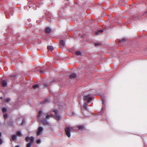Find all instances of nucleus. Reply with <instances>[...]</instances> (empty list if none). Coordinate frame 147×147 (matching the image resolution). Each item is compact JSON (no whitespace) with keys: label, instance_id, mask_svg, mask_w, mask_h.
<instances>
[{"label":"nucleus","instance_id":"obj_1","mask_svg":"<svg viewBox=\"0 0 147 147\" xmlns=\"http://www.w3.org/2000/svg\"><path fill=\"white\" fill-rule=\"evenodd\" d=\"M25 139L27 142H28L29 140H30V142L27 144L26 146L27 147H31L32 144L34 141V137L33 136L30 137L27 136L25 138Z\"/></svg>","mask_w":147,"mask_h":147},{"label":"nucleus","instance_id":"obj_2","mask_svg":"<svg viewBox=\"0 0 147 147\" xmlns=\"http://www.w3.org/2000/svg\"><path fill=\"white\" fill-rule=\"evenodd\" d=\"M74 129L72 127L67 126L65 129V131L66 136L69 138L71 136L70 132L73 130Z\"/></svg>","mask_w":147,"mask_h":147},{"label":"nucleus","instance_id":"obj_3","mask_svg":"<svg viewBox=\"0 0 147 147\" xmlns=\"http://www.w3.org/2000/svg\"><path fill=\"white\" fill-rule=\"evenodd\" d=\"M53 112L55 113V119L57 120H59L61 118L58 113V111L57 110H55Z\"/></svg>","mask_w":147,"mask_h":147},{"label":"nucleus","instance_id":"obj_4","mask_svg":"<svg viewBox=\"0 0 147 147\" xmlns=\"http://www.w3.org/2000/svg\"><path fill=\"white\" fill-rule=\"evenodd\" d=\"M90 95L88 94L86 96H85L84 97V101H87V102L89 103L90 102V101L91 100L92 98L90 97Z\"/></svg>","mask_w":147,"mask_h":147},{"label":"nucleus","instance_id":"obj_5","mask_svg":"<svg viewBox=\"0 0 147 147\" xmlns=\"http://www.w3.org/2000/svg\"><path fill=\"white\" fill-rule=\"evenodd\" d=\"M43 131V128L42 127H39L38 129L37 132V136H38L42 134V131Z\"/></svg>","mask_w":147,"mask_h":147},{"label":"nucleus","instance_id":"obj_6","mask_svg":"<svg viewBox=\"0 0 147 147\" xmlns=\"http://www.w3.org/2000/svg\"><path fill=\"white\" fill-rule=\"evenodd\" d=\"M1 84L2 86L4 87H6L7 85V84L6 81L5 80H2L1 82Z\"/></svg>","mask_w":147,"mask_h":147},{"label":"nucleus","instance_id":"obj_7","mask_svg":"<svg viewBox=\"0 0 147 147\" xmlns=\"http://www.w3.org/2000/svg\"><path fill=\"white\" fill-rule=\"evenodd\" d=\"M77 77L76 74L75 73H72L69 76V78L71 79L75 78Z\"/></svg>","mask_w":147,"mask_h":147},{"label":"nucleus","instance_id":"obj_8","mask_svg":"<svg viewBox=\"0 0 147 147\" xmlns=\"http://www.w3.org/2000/svg\"><path fill=\"white\" fill-rule=\"evenodd\" d=\"M42 122L44 125H49V123L47 121V120L45 119H43L42 120Z\"/></svg>","mask_w":147,"mask_h":147},{"label":"nucleus","instance_id":"obj_9","mask_svg":"<svg viewBox=\"0 0 147 147\" xmlns=\"http://www.w3.org/2000/svg\"><path fill=\"white\" fill-rule=\"evenodd\" d=\"M59 44L61 47H64L65 45V42L63 40H61L60 41Z\"/></svg>","mask_w":147,"mask_h":147},{"label":"nucleus","instance_id":"obj_10","mask_svg":"<svg viewBox=\"0 0 147 147\" xmlns=\"http://www.w3.org/2000/svg\"><path fill=\"white\" fill-rule=\"evenodd\" d=\"M40 86L38 84L34 85L32 86L33 88L35 89H37L39 88Z\"/></svg>","mask_w":147,"mask_h":147},{"label":"nucleus","instance_id":"obj_11","mask_svg":"<svg viewBox=\"0 0 147 147\" xmlns=\"http://www.w3.org/2000/svg\"><path fill=\"white\" fill-rule=\"evenodd\" d=\"M103 32V30H99L97 31H96L95 32V34L97 35H100V34L99 33H102Z\"/></svg>","mask_w":147,"mask_h":147},{"label":"nucleus","instance_id":"obj_12","mask_svg":"<svg viewBox=\"0 0 147 147\" xmlns=\"http://www.w3.org/2000/svg\"><path fill=\"white\" fill-rule=\"evenodd\" d=\"M51 30L49 27H47L46 28L45 32L46 33H49L50 32Z\"/></svg>","mask_w":147,"mask_h":147},{"label":"nucleus","instance_id":"obj_13","mask_svg":"<svg viewBox=\"0 0 147 147\" xmlns=\"http://www.w3.org/2000/svg\"><path fill=\"white\" fill-rule=\"evenodd\" d=\"M127 41V39L125 38H123L120 39L119 40V42H124Z\"/></svg>","mask_w":147,"mask_h":147},{"label":"nucleus","instance_id":"obj_14","mask_svg":"<svg viewBox=\"0 0 147 147\" xmlns=\"http://www.w3.org/2000/svg\"><path fill=\"white\" fill-rule=\"evenodd\" d=\"M12 138L13 140L16 141L17 140V136L16 135H13L12 136Z\"/></svg>","mask_w":147,"mask_h":147},{"label":"nucleus","instance_id":"obj_15","mask_svg":"<svg viewBox=\"0 0 147 147\" xmlns=\"http://www.w3.org/2000/svg\"><path fill=\"white\" fill-rule=\"evenodd\" d=\"M47 48L49 50H51V51H52L53 49V47L51 46H48L47 47Z\"/></svg>","mask_w":147,"mask_h":147},{"label":"nucleus","instance_id":"obj_16","mask_svg":"<svg viewBox=\"0 0 147 147\" xmlns=\"http://www.w3.org/2000/svg\"><path fill=\"white\" fill-rule=\"evenodd\" d=\"M78 127L79 129L80 130H83L84 128V126L81 125L78 126Z\"/></svg>","mask_w":147,"mask_h":147},{"label":"nucleus","instance_id":"obj_17","mask_svg":"<svg viewBox=\"0 0 147 147\" xmlns=\"http://www.w3.org/2000/svg\"><path fill=\"white\" fill-rule=\"evenodd\" d=\"M88 104L86 102H85L84 105V107L85 109L86 110H88V109L87 107V105Z\"/></svg>","mask_w":147,"mask_h":147},{"label":"nucleus","instance_id":"obj_18","mask_svg":"<svg viewBox=\"0 0 147 147\" xmlns=\"http://www.w3.org/2000/svg\"><path fill=\"white\" fill-rule=\"evenodd\" d=\"M2 133H1L0 132V144H1L3 143V140L1 138V137L2 136Z\"/></svg>","mask_w":147,"mask_h":147},{"label":"nucleus","instance_id":"obj_19","mask_svg":"<svg viewBox=\"0 0 147 147\" xmlns=\"http://www.w3.org/2000/svg\"><path fill=\"white\" fill-rule=\"evenodd\" d=\"M48 99H45L43 101H42L41 104H45L47 103V102H48Z\"/></svg>","mask_w":147,"mask_h":147},{"label":"nucleus","instance_id":"obj_20","mask_svg":"<svg viewBox=\"0 0 147 147\" xmlns=\"http://www.w3.org/2000/svg\"><path fill=\"white\" fill-rule=\"evenodd\" d=\"M17 134L19 136H22L21 133L20 131H18L17 133Z\"/></svg>","mask_w":147,"mask_h":147},{"label":"nucleus","instance_id":"obj_21","mask_svg":"<svg viewBox=\"0 0 147 147\" xmlns=\"http://www.w3.org/2000/svg\"><path fill=\"white\" fill-rule=\"evenodd\" d=\"M2 111H3V112L4 113H5V112H6L7 111V109L6 108H3L2 109Z\"/></svg>","mask_w":147,"mask_h":147},{"label":"nucleus","instance_id":"obj_22","mask_svg":"<svg viewBox=\"0 0 147 147\" xmlns=\"http://www.w3.org/2000/svg\"><path fill=\"white\" fill-rule=\"evenodd\" d=\"M42 113V111H40L38 112V115L37 117L38 118H40V116L41 115V113Z\"/></svg>","mask_w":147,"mask_h":147},{"label":"nucleus","instance_id":"obj_23","mask_svg":"<svg viewBox=\"0 0 147 147\" xmlns=\"http://www.w3.org/2000/svg\"><path fill=\"white\" fill-rule=\"evenodd\" d=\"M76 54L78 55H81V52L80 51H77L76 52Z\"/></svg>","mask_w":147,"mask_h":147},{"label":"nucleus","instance_id":"obj_24","mask_svg":"<svg viewBox=\"0 0 147 147\" xmlns=\"http://www.w3.org/2000/svg\"><path fill=\"white\" fill-rule=\"evenodd\" d=\"M13 121L12 120H10L8 123V124L10 125H12L13 124Z\"/></svg>","mask_w":147,"mask_h":147},{"label":"nucleus","instance_id":"obj_25","mask_svg":"<svg viewBox=\"0 0 147 147\" xmlns=\"http://www.w3.org/2000/svg\"><path fill=\"white\" fill-rule=\"evenodd\" d=\"M101 100H102V104L103 105H104L105 104V99L102 97H101Z\"/></svg>","mask_w":147,"mask_h":147},{"label":"nucleus","instance_id":"obj_26","mask_svg":"<svg viewBox=\"0 0 147 147\" xmlns=\"http://www.w3.org/2000/svg\"><path fill=\"white\" fill-rule=\"evenodd\" d=\"M94 45L95 46H101V44L98 43H95L94 44Z\"/></svg>","mask_w":147,"mask_h":147},{"label":"nucleus","instance_id":"obj_27","mask_svg":"<svg viewBox=\"0 0 147 147\" xmlns=\"http://www.w3.org/2000/svg\"><path fill=\"white\" fill-rule=\"evenodd\" d=\"M4 117L5 119H6L8 118L7 114H5L4 115Z\"/></svg>","mask_w":147,"mask_h":147},{"label":"nucleus","instance_id":"obj_28","mask_svg":"<svg viewBox=\"0 0 147 147\" xmlns=\"http://www.w3.org/2000/svg\"><path fill=\"white\" fill-rule=\"evenodd\" d=\"M50 117V115H47L46 116V118L47 119H49Z\"/></svg>","mask_w":147,"mask_h":147},{"label":"nucleus","instance_id":"obj_29","mask_svg":"<svg viewBox=\"0 0 147 147\" xmlns=\"http://www.w3.org/2000/svg\"><path fill=\"white\" fill-rule=\"evenodd\" d=\"M36 143L37 144H40L41 143V140L40 139L37 140L36 141Z\"/></svg>","mask_w":147,"mask_h":147},{"label":"nucleus","instance_id":"obj_30","mask_svg":"<svg viewBox=\"0 0 147 147\" xmlns=\"http://www.w3.org/2000/svg\"><path fill=\"white\" fill-rule=\"evenodd\" d=\"M10 101V98H7L6 100V102H9Z\"/></svg>","mask_w":147,"mask_h":147},{"label":"nucleus","instance_id":"obj_31","mask_svg":"<svg viewBox=\"0 0 147 147\" xmlns=\"http://www.w3.org/2000/svg\"><path fill=\"white\" fill-rule=\"evenodd\" d=\"M25 120H22V123H21V125H23V124L24 123H25Z\"/></svg>","mask_w":147,"mask_h":147},{"label":"nucleus","instance_id":"obj_32","mask_svg":"<svg viewBox=\"0 0 147 147\" xmlns=\"http://www.w3.org/2000/svg\"><path fill=\"white\" fill-rule=\"evenodd\" d=\"M28 6H24V8L25 10H27L28 9Z\"/></svg>","mask_w":147,"mask_h":147},{"label":"nucleus","instance_id":"obj_33","mask_svg":"<svg viewBox=\"0 0 147 147\" xmlns=\"http://www.w3.org/2000/svg\"><path fill=\"white\" fill-rule=\"evenodd\" d=\"M44 86L45 87H47V83H45L44 84Z\"/></svg>","mask_w":147,"mask_h":147},{"label":"nucleus","instance_id":"obj_34","mask_svg":"<svg viewBox=\"0 0 147 147\" xmlns=\"http://www.w3.org/2000/svg\"><path fill=\"white\" fill-rule=\"evenodd\" d=\"M40 72L42 74V73H44V72L43 71H42V70H40Z\"/></svg>","mask_w":147,"mask_h":147},{"label":"nucleus","instance_id":"obj_35","mask_svg":"<svg viewBox=\"0 0 147 147\" xmlns=\"http://www.w3.org/2000/svg\"><path fill=\"white\" fill-rule=\"evenodd\" d=\"M50 115V117H53V116H54L55 117V115Z\"/></svg>","mask_w":147,"mask_h":147},{"label":"nucleus","instance_id":"obj_36","mask_svg":"<svg viewBox=\"0 0 147 147\" xmlns=\"http://www.w3.org/2000/svg\"><path fill=\"white\" fill-rule=\"evenodd\" d=\"M10 77L11 78H12L13 77H15V75H13V76L11 75V76Z\"/></svg>","mask_w":147,"mask_h":147},{"label":"nucleus","instance_id":"obj_37","mask_svg":"<svg viewBox=\"0 0 147 147\" xmlns=\"http://www.w3.org/2000/svg\"><path fill=\"white\" fill-rule=\"evenodd\" d=\"M15 147H20L19 146L17 145V146H16Z\"/></svg>","mask_w":147,"mask_h":147},{"label":"nucleus","instance_id":"obj_38","mask_svg":"<svg viewBox=\"0 0 147 147\" xmlns=\"http://www.w3.org/2000/svg\"><path fill=\"white\" fill-rule=\"evenodd\" d=\"M2 98H2V97H0V98H1V99H2Z\"/></svg>","mask_w":147,"mask_h":147},{"label":"nucleus","instance_id":"obj_39","mask_svg":"<svg viewBox=\"0 0 147 147\" xmlns=\"http://www.w3.org/2000/svg\"><path fill=\"white\" fill-rule=\"evenodd\" d=\"M53 82V81H51L50 82V83H51L52 82Z\"/></svg>","mask_w":147,"mask_h":147},{"label":"nucleus","instance_id":"obj_40","mask_svg":"<svg viewBox=\"0 0 147 147\" xmlns=\"http://www.w3.org/2000/svg\"><path fill=\"white\" fill-rule=\"evenodd\" d=\"M29 8H30V6H29Z\"/></svg>","mask_w":147,"mask_h":147}]
</instances>
